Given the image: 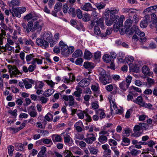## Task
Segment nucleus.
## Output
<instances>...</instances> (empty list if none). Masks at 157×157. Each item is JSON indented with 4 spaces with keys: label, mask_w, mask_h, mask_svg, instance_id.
<instances>
[{
    "label": "nucleus",
    "mask_w": 157,
    "mask_h": 157,
    "mask_svg": "<svg viewBox=\"0 0 157 157\" xmlns=\"http://www.w3.org/2000/svg\"><path fill=\"white\" fill-rule=\"evenodd\" d=\"M59 45L61 52V54L63 55L67 54V52L66 51L68 48L67 45L65 44L63 41H61L59 43Z\"/></svg>",
    "instance_id": "f8f14e48"
},
{
    "label": "nucleus",
    "mask_w": 157,
    "mask_h": 157,
    "mask_svg": "<svg viewBox=\"0 0 157 157\" xmlns=\"http://www.w3.org/2000/svg\"><path fill=\"white\" fill-rule=\"evenodd\" d=\"M8 66L9 72L11 78H12L13 76H14L15 77H17V75L22 74V72L20 71L15 66H12L11 65H9Z\"/></svg>",
    "instance_id": "39448f33"
},
{
    "label": "nucleus",
    "mask_w": 157,
    "mask_h": 157,
    "mask_svg": "<svg viewBox=\"0 0 157 157\" xmlns=\"http://www.w3.org/2000/svg\"><path fill=\"white\" fill-rule=\"evenodd\" d=\"M119 10L118 9L115 7L111 8V9L109 10V11L110 13V18L111 19L113 20V21H116L117 22V20H120L119 17L117 15H115L114 14L118 13Z\"/></svg>",
    "instance_id": "423d86ee"
},
{
    "label": "nucleus",
    "mask_w": 157,
    "mask_h": 157,
    "mask_svg": "<svg viewBox=\"0 0 157 157\" xmlns=\"http://www.w3.org/2000/svg\"><path fill=\"white\" fill-rule=\"evenodd\" d=\"M77 16L78 19H81L82 17V11L80 9H77L76 10Z\"/></svg>",
    "instance_id": "6e6d98bb"
},
{
    "label": "nucleus",
    "mask_w": 157,
    "mask_h": 157,
    "mask_svg": "<svg viewBox=\"0 0 157 157\" xmlns=\"http://www.w3.org/2000/svg\"><path fill=\"white\" fill-rule=\"evenodd\" d=\"M53 115L50 113H48L44 117L45 119L48 121H51V119L53 118Z\"/></svg>",
    "instance_id": "603ef678"
},
{
    "label": "nucleus",
    "mask_w": 157,
    "mask_h": 157,
    "mask_svg": "<svg viewBox=\"0 0 157 157\" xmlns=\"http://www.w3.org/2000/svg\"><path fill=\"white\" fill-rule=\"evenodd\" d=\"M69 77L68 78L66 77L63 78V82L65 83H68L70 82H73L75 80V77L73 74L72 73L69 74Z\"/></svg>",
    "instance_id": "2eb2a0df"
},
{
    "label": "nucleus",
    "mask_w": 157,
    "mask_h": 157,
    "mask_svg": "<svg viewBox=\"0 0 157 157\" xmlns=\"http://www.w3.org/2000/svg\"><path fill=\"white\" fill-rule=\"evenodd\" d=\"M80 8L82 10L86 11H91L93 9L91 4L89 2L85 3L82 5Z\"/></svg>",
    "instance_id": "4468645a"
},
{
    "label": "nucleus",
    "mask_w": 157,
    "mask_h": 157,
    "mask_svg": "<svg viewBox=\"0 0 157 157\" xmlns=\"http://www.w3.org/2000/svg\"><path fill=\"white\" fill-rule=\"evenodd\" d=\"M15 149L18 151H22L24 150V147L23 145L20 143H16L13 144Z\"/></svg>",
    "instance_id": "f3484780"
},
{
    "label": "nucleus",
    "mask_w": 157,
    "mask_h": 157,
    "mask_svg": "<svg viewBox=\"0 0 157 157\" xmlns=\"http://www.w3.org/2000/svg\"><path fill=\"white\" fill-rule=\"evenodd\" d=\"M129 69L131 72L137 73L139 71V68L136 65H132L129 66Z\"/></svg>",
    "instance_id": "c756f323"
},
{
    "label": "nucleus",
    "mask_w": 157,
    "mask_h": 157,
    "mask_svg": "<svg viewBox=\"0 0 157 157\" xmlns=\"http://www.w3.org/2000/svg\"><path fill=\"white\" fill-rule=\"evenodd\" d=\"M101 53L100 52L97 51L94 54V56L96 59H98L101 57Z\"/></svg>",
    "instance_id": "774afa93"
},
{
    "label": "nucleus",
    "mask_w": 157,
    "mask_h": 157,
    "mask_svg": "<svg viewBox=\"0 0 157 157\" xmlns=\"http://www.w3.org/2000/svg\"><path fill=\"white\" fill-rule=\"evenodd\" d=\"M62 4L60 2H58L54 6V10L56 11H59L62 8Z\"/></svg>",
    "instance_id": "ea45409f"
},
{
    "label": "nucleus",
    "mask_w": 157,
    "mask_h": 157,
    "mask_svg": "<svg viewBox=\"0 0 157 157\" xmlns=\"http://www.w3.org/2000/svg\"><path fill=\"white\" fill-rule=\"evenodd\" d=\"M154 81L153 79L148 78L147 79V82L146 83V85L147 87H150L154 84Z\"/></svg>",
    "instance_id": "79ce46f5"
},
{
    "label": "nucleus",
    "mask_w": 157,
    "mask_h": 157,
    "mask_svg": "<svg viewBox=\"0 0 157 157\" xmlns=\"http://www.w3.org/2000/svg\"><path fill=\"white\" fill-rule=\"evenodd\" d=\"M44 83L42 82H39L36 84L35 88L36 89H42L44 86Z\"/></svg>",
    "instance_id": "5fc2aeb1"
},
{
    "label": "nucleus",
    "mask_w": 157,
    "mask_h": 157,
    "mask_svg": "<svg viewBox=\"0 0 157 157\" xmlns=\"http://www.w3.org/2000/svg\"><path fill=\"white\" fill-rule=\"evenodd\" d=\"M43 25V23L41 20H39L33 23V21H30L28 25V30L34 32L36 31L37 32H40L42 29Z\"/></svg>",
    "instance_id": "f257e3e1"
},
{
    "label": "nucleus",
    "mask_w": 157,
    "mask_h": 157,
    "mask_svg": "<svg viewBox=\"0 0 157 157\" xmlns=\"http://www.w3.org/2000/svg\"><path fill=\"white\" fill-rule=\"evenodd\" d=\"M82 93V90H79L78 91H75L74 93V94L75 96L76 97V99L77 101H80L81 100V98H80L81 94Z\"/></svg>",
    "instance_id": "f704fd0d"
},
{
    "label": "nucleus",
    "mask_w": 157,
    "mask_h": 157,
    "mask_svg": "<svg viewBox=\"0 0 157 157\" xmlns=\"http://www.w3.org/2000/svg\"><path fill=\"white\" fill-rule=\"evenodd\" d=\"M67 12L69 14L71 15L73 17H75L76 16L75 10L74 8L70 6L68 7Z\"/></svg>",
    "instance_id": "72a5a7b5"
},
{
    "label": "nucleus",
    "mask_w": 157,
    "mask_h": 157,
    "mask_svg": "<svg viewBox=\"0 0 157 157\" xmlns=\"http://www.w3.org/2000/svg\"><path fill=\"white\" fill-rule=\"evenodd\" d=\"M130 140L128 138L123 136L122 141L121 143V145L123 146H128L130 144Z\"/></svg>",
    "instance_id": "5701e85b"
},
{
    "label": "nucleus",
    "mask_w": 157,
    "mask_h": 157,
    "mask_svg": "<svg viewBox=\"0 0 157 157\" xmlns=\"http://www.w3.org/2000/svg\"><path fill=\"white\" fill-rule=\"evenodd\" d=\"M61 135L64 136V142L66 144L69 143L70 141V139L71 138L69 135L66 132H63Z\"/></svg>",
    "instance_id": "bb28decb"
},
{
    "label": "nucleus",
    "mask_w": 157,
    "mask_h": 157,
    "mask_svg": "<svg viewBox=\"0 0 157 157\" xmlns=\"http://www.w3.org/2000/svg\"><path fill=\"white\" fill-rule=\"evenodd\" d=\"M147 20L142 21L140 24V27L143 28H145L147 26Z\"/></svg>",
    "instance_id": "13d9d810"
},
{
    "label": "nucleus",
    "mask_w": 157,
    "mask_h": 157,
    "mask_svg": "<svg viewBox=\"0 0 157 157\" xmlns=\"http://www.w3.org/2000/svg\"><path fill=\"white\" fill-rule=\"evenodd\" d=\"M90 153L93 155H96L98 152V150L94 147H90L89 148Z\"/></svg>",
    "instance_id": "c03bdc74"
},
{
    "label": "nucleus",
    "mask_w": 157,
    "mask_h": 157,
    "mask_svg": "<svg viewBox=\"0 0 157 157\" xmlns=\"http://www.w3.org/2000/svg\"><path fill=\"white\" fill-rule=\"evenodd\" d=\"M69 100L68 102L69 105V106H73L75 104L74 99L72 96L70 95L69 96Z\"/></svg>",
    "instance_id": "8fccbe9b"
},
{
    "label": "nucleus",
    "mask_w": 157,
    "mask_h": 157,
    "mask_svg": "<svg viewBox=\"0 0 157 157\" xmlns=\"http://www.w3.org/2000/svg\"><path fill=\"white\" fill-rule=\"evenodd\" d=\"M109 143L111 146H116L117 144L116 140L112 139L109 140Z\"/></svg>",
    "instance_id": "bf43d9fd"
},
{
    "label": "nucleus",
    "mask_w": 157,
    "mask_h": 157,
    "mask_svg": "<svg viewBox=\"0 0 157 157\" xmlns=\"http://www.w3.org/2000/svg\"><path fill=\"white\" fill-rule=\"evenodd\" d=\"M139 124L140 125L141 129L142 130H146L148 128L149 125L146 123H139Z\"/></svg>",
    "instance_id": "864d4df0"
},
{
    "label": "nucleus",
    "mask_w": 157,
    "mask_h": 157,
    "mask_svg": "<svg viewBox=\"0 0 157 157\" xmlns=\"http://www.w3.org/2000/svg\"><path fill=\"white\" fill-rule=\"evenodd\" d=\"M42 140L43 143L44 144H48L50 143H51L52 144V142L51 139L48 138H43V139H41V140L37 141L36 142V143L40 144L41 142V141Z\"/></svg>",
    "instance_id": "c9c22d12"
},
{
    "label": "nucleus",
    "mask_w": 157,
    "mask_h": 157,
    "mask_svg": "<svg viewBox=\"0 0 157 157\" xmlns=\"http://www.w3.org/2000/svg\"><path fill=\"white\" fill-rule=\"evenodd\" d=\"M83 62V60L82 58H78L76 60V61H75V63L76 65H81Z\"/></svg>",
    "instance_id": "0e129e2a"
},
{
    "label": "nucleus",
    "mask_w": 157,
    "mask_h": 157,
    "mask_svg": "<svg viewBox=\"0 0 157 157\" xmlns=\"http://www.w3.org/2000/svg\"><path fill=\"white\" fill-rule=\"evenodd\" d=\"M99 71L100 72L98 76L99 81L104 85L109 83L110 80L109 76L106 74L105 71L102 68H100Z\"/></svg>",
    "instance_id": "7ed1b4c3"
},
{
    "label": "nucleus",
    "mask_w": 157,
    "mask_h": 157,
    "mask_svg": "<svg viewBox=\"0 0 157 157\" xmlns=\"http://www.w3.org/2000/svg\"><path fill=\"white\" fill-rule=\"evenodd\" d=\"M125 61L128 64L129 66L132 64L134 61V58L132 56H127L125 57Z\"/></svg>",
    "instance_id": "393cba45"
},
{
    "label": "nucleus",
    "mask_w": 157,
    "mask_h": 157,
    "mask_svg": "<svg viewBox=\"0 0 157 157\" xmlns=\"http://www.w3.org/2000/svg\"><path fill=\"white\" fill-rule=\"evenodd\" d=\"M74 127L76 131L78 132H81L85 129L82 122L81 121L76 122L74 124Z\"/></svg>",
    "instance_id": "9d476101"
},
{
    "label": "nucleus",
    "mask_w": 157,
    "mask_h": 157,
    "mask_svg": "<svg viewBox=\"0 0 157 157\" xmlns=\"http://www.w3.org/2000/svg\"><path fill=\"white\" fill-rule=\"evenodd\" d=\"M126 83L125 81H123L119 84L120 88L124 91H126L129 86Z\"/></svg>",
    "instance_id": "cd10ccee"
},
{
    "label": "nucleus",
    "mask_w": 157,
    "mask_h": 157,
    "mask_svg": "<svg viewBox=\"0 0 157 157\" xmlns=\"http://www.w3.org/2000/svg\"><path fill=\"white\" fill-rule=\"evenodd\" d=\"M93 64L88 62H85L83 66L86 69H91L93 68Z\"/></svg>",
    "instance_id": "09e8293b"
},
{
    "label": "nucleus",
    "mask_w": 157,
    "mask_h": 157,
    "mask_svg": "<svg viewBox=\"0 0 157 157\" xmlns=\"http://www.w3.org/2000/svg\"><path fill=\"white\" fill-rule=\"evenodd\" d=\"M44 38L49 42H50L52 39V34L50 32H47L44 33Z\"/></svg>",
    "instance_id": "4be33fe9"
},
{
    "label": "nucleus",
    "mask_w": 157,
    "mask_h": 157,
    "mask_svg": "<svg viewBox=\"0 0 157 157\" xmlns=\"http://www.w3.org/2000/svg\"><path fill=\"white\" fill-rule=\"evenodd\" d=\"M86 136L83 140L88 144H92L96 139L95 136L93 133H87Z\"/></svg>",
    "instance_id": "6e6552de"
},
{
    "label": "nucleus",
    "mask_w": 157,
    "mask_h": 157,
    "mask_svg": "<svg viewBox=\"0 0 157 157\" xmlns=\"http://www.w3.org/2000/svg\"><path fill=\"white\" fill-rule=\"evenodd\" d=\"M149 70L148 67L146 66H144L142 69V72L144 75L150 76L151 75H152L153 73L152 72H149Z\"/></svg>",
    "instance_id": "aec40b11"
},
{
    "label": "nucleus",
    "mask_w": 157,
    "mask_h": 157,
    "mask_svg": "<svg viewBox=\"0 0 157 157\" xmlns=\"http://www.w3.org/2000/svg\"><path fill=\"white\" fill-rule=\"evenodd\" d=\"M10 3L12 6H18L20 5V2L19 0H12Z\"/></svg>",
    "instance_id": "de8ad7c7"
},
{
    "label": "nucleus",
    "mask_w": 157,
    "mask_h": 157,
    "mask_svg": "<svg viewBox=\"0 0 157 157\" xmlns=\"http://www.w3.org/2000/svg\"><path fill=\"white\" fill-rule=\"evenodd\" d=\"M82 20L86 22L90 20V17L88 13L84 14L82 15Z\"/></svg>",
    "instance_id": "37998d69"
},
{
    "label": "nucleus",
    "mask_w": 157,
    "mask_h": 157,
    "mask_svg": "<svg viewBox=\"0 0 157 157\" xmlns=\"http://www.w3.org/2000/svg\"><path fill=\"white\" fill-rule=\"evenodd\" d=\"M82 55V53L81 50L80 49L76 50L72 55L73 57L77 58L79 57H81Z\"/></svg>",
    "instance_id": "c85d7f7f"
},
{
    "label": "nucleus",
    "mask_w": 157,
    "mask_h": 157,
    "mask_svg": "<svg viewBox=\"0 0 157 157\" xmlns=\"http://www.w3.org/2000/svg\"><path fill=\"white\" fill-rule=\"evenodd\" d=\"M123 18L124 17L123 16H121L120 20H117V22L116 21H113L112 19L110 20L107 19L105 20L106 25L108 26H110L113 23H114L113 28L115 31L118 32L120 28L122 27L123 25Z\"/></svg>",
    "instance_id": "f03ea898"
},
{
    "label": "nucleus",
    "mask_w": 157,
    "mask_h": 157,
    "mask_svg": "<svg viewBox=\"0 0 157 157\" xmlns=\"http://www.w3.org/2000/svg\"><path fill=\"white\" fill-rule=\"evenodd\" d=\"M84 112L80 110H79L77 113L78 116L80 119H83L84 118Z\"/></svg>",
    "instance_id": "3c124183"
},
{
    "label": "nucleus",
    "mask_w": 157,
    "mask_h": 157,
    "mask_svg": "<svg viewBox=\"0 0 157 157\" xmlns=\"http://www.w3.org/2000/svg\"><path fill=\"white\" fill-rule=\"evenodd\" d=\"M90 78H85L82 80L78 83L79 86L82 87H85L88 86L90 83Z\"/></svg>",
    "instance_id": "9b49d317"
},
{
    "label": "nucleus",
    "mask_w": 157,
    "mask_h": 157,
    "mask_svg": "<svg viewBox=\"0 0 157 157\" xmlns=\"http://www.w3.org/2000/svg\"><path fill=\"white\" fill-rule=\"evenodd\" d=\"M25 44L27 45H30L32 46H33L35 44L31 40L29 39V40H26L25 39Z\"/></svg>",
    "instance_id": "680f3d73"
},
{
    "label": "nucleus",
    "mask_w": 157,
    "mask_h": 157,
    "mask_svg": "<svg viewBox=\"0 0 157 157\" xmlns=\"http://www.w3.org/2000/svg\"><path fill=\"white\" fill-rule=\"evenodd\" d=\"M134 133L132 134V136L134 137H138L141 135V133L140 131L133 130Z\"/></svg>",
    "instance_id": "338daca9"
},
{
    "label": "nucleus",
    "mask_w": 157,
    "mask_h": 157,
    "mask_svg": "<svg viewBox=\"0 0 157 157\" xmlns=\"http://www.w3.org/2000/svg\"><path fill=\"white\" fill-rule=\"evenodd\" d=\"M142 106L147 108L151 109L152 107V105L150 103L147 104L144 102Z\"/></svg>",
    "instance_id": "69168bd1"
},
{
    "label": "nucleus",
    "mask_w": 157,
    "mask_h": 157,
    "mask_svg": "<svg viewBox=\"0 0 157 157\" xmlns=\"http://www.w3.org/2000/svg\"><path fill=\"white\" fill-rule=\"evenodd\" d=\"M104 18L101 17L98 19H94L90 24V29H91L94 26H100L101 29H104Z\"/></svg>",
    "instance_id": "20e7f679"
},
{
    "label": "nucleus",
    "mask_w": 157,
    "mask_h": 157,
    "mask_svg": "<svg viewBox=\"0 0 157 157\" xmlns=\"http://www.w3.org/2000/svg\"><path fill=\"white\" fill-rule=\"evenodd\" d=\"M51 137L54 143L61 142L62 140L61 137L58 134H53L52 136Z\"/></svg>",
    "instance_id": "dca6fc26"
},
{
    "label": "nucleus",
    "mask_w": 157,
    "mask_h": 157,
    "mask_svg": "<svg viewBox=\"0 0 157 157\" xmlns=\"http://www.w3.org/2000/svg\"><path fill=\"white\" fill-rule=\"evenodd\" d=\"M94 35L99 36L101 33L100 29L99 27L94 26Z\"/></svg>",
    "instance_id": "a19ab883"
},
{
    "label": "nucleus",
    "mask_w": 157,
    "mask_h": 157,
    "mask_svg": "<svg viewBox=\"0 0 157 157\" xmlns=\"http://www.w3.org/2000/svg\"><path fill=\"white\" fill-rule=\"evenodd\" d=\"M129 150L130 151L129 153L132 155H136L139 154L140 152V151L136 149L133 146L130 147Z\"/></svg>",
    "instance_id": "a211bd4d"
},
{
    "label": "nucleus",
    "mask_w": 157,
    "mask_h": 157,
    "mask_svg": "<svg viewBox=\"0 0 157 157\" xmlns=\"http://www.w3.org/2000/svg\"><path fill=\"white\" fill-rule=\"evenodd\" d=\"M31 19H32V21H35L37 20V19L36 17H33V14L30 13L27 14L24 17V19L26 20L27 21H29Z\"/></svg>",
    "instance_id": "7c9ffc66"
},
{
    "label": "nucleus",
    "mask_w": 157,
    "mask_h": 157,
    "mask_svg": "<svg viewBox=\"0 0 157 157\" xmlns=\"http://www.w3.org/2000/svg\"><path fill=\"white\" fill-rule=\"evenodd\" d=\"M38 130L40 131V133L42 134V135L43 136H48L49 134V132L47 130L40 129H38Z\"/></svg>",
    "instance_id": "4d7b16f0"
},
{
    "label": "nucleus",
    "mask_w": 157,
    "mask_h": 157,
    "mask_svg": "<svg viewBox=\"0 0 157 157\" xmlns=\"http://www.w3.org/2000/svg\"><path fill=\"white\" fill-rule=\"evenodd\" d=\"M133 101L141 106H142L144 102L143 101L142 97L141 96L138 97L135 100Z\"/></svg>",
    "instance_id": "412c9836"
},
{
    "label": "nucleus",
    "mask_w": 157,
    "mask_h": 157,
    "mask_svg": "<svg viewBox=\"0 0 157 157\" xmlns=\"http://www.w3.org/2000/svg\"><path fill=\"white\" fill-rule=\"evenodd\" d=\"M132 21L129 18L127 19L124 23V27L125 28V29L129 30V29L132 25Z\"/></svg>",
    "instance_id": "b1692460"
},
{
    "label": "nucleus",
    "mask_w": 157,
    "mask_h": 157,
    "mask_svg": "<svg viewBox=\"0 0 157 157\" xmlns=\"http://www.w3.org/2000/svg\"><path fill=\"white\" fill-rule=\"evenodd\" d=\"M85 115L86 117V119H85V120L86 121V124L87 125L88 124V123L91 122L92 120L90 116H89L88 114L86 113V114Z\"/></svg>",
    "instance_id": "e2e57ef3"
},
{
    "label": "nucleus",
    "mask_w": 157,
    "mask_h": 157,
    "mask_svg": "<svg viewBox=\"0 0 157 157\" xmlns=\"http://www.w3.org/2000/svg\"><path fill=\"white\" fill-rule=\"evenodd\" d=\"M97 113L100 115V118L101 119L104 118L106 116L104 110L101 109H99L97 111Z\"/></svg>",
    "instance_id": "4c0bfd02"
},
{
    "label": "nucleus",
    "mask_w": 157,
    "mask_h": 157,
    "mask_svg": "<svg viewBox=\"0 0 157 157\" xmlns=\"http://www.w3.org/2000/svg\"><path fill=\"white\" fill-rule=\"evenodd\" d=\"M46 151V148L44 146H42L41 148V150L37 155L38 157H46L45 153Z\"/></svg>",
    "instance_id": "6ab92c4d"
},
{
    "label": "nucleus",
    "mask_w": 157,
    "mask_h": 157,
    "mask_svg": "<svg viewBox=\"0 0 157 157\" xmlns=\"http://www.w3.org/2000/svg\"><path fill=\"white\" fill-rule=\"evenodd\" d=\"M98 140L101 144H103L107 141L108 139L106 136L102 135L99 136Z\"/></svg>",
    "instance_id": "e433bc0d"
},
{
    "label": "nucleus",
    "mask_w": 157,
    "mask_h": 157,
    "mask_svg": "<svg viewBox=\"0 0 157 157\" xmlns=\"http://www.w3.org/2000/svg\"><path fill=\"white\" fill-rule=\"evenodd\" d=\"M103 59L104 60L106 63H108L111 60V57L108 54H106L103 56Z\"/></svg>",
    "instance_id": "a18cd8bd"
},
{
    "label": "nucleus",
    "mask_w": 157,
    "mask_h": 157,
    "mask_svg": "<svg viewBox=\"0 0 157 157\" xmlns=\"http://www.w3.org/2000/svg\"><path fill=\"white\" fill-rule=\"evenodd\" d=\"M138 27L136 25H133V26L130 29H129V35L133 34L134 32L136 34V30H137Z\"/></svg>",
    "instance_id": "49530a36"
},
{
    "label": "nucleus",
    "mask_w": 157,
    "mask_h": 157,
    "mask_svg": "<svg viewBox=\"0 0 157 157\" xmlns=\"http://www.w3.org/2000/svg\"><path fill=\"white\" fill-rule=\"evenodd\" d=\"M12 10L15 16L20 18L21 17V14L26 11V8L24 7L18 8L13 7Z\"/></svg>",
    "instance_id": "0eeeda50"
},
{
    "label": "nucleus",
    "mask_w": 157,
    "mask_h": 157,
    "mask_svg": "<svg viewBox=\"0 0 157 157\" xmlns=\"http://www.w3.org/2000/svg\"><path fill=\"white\" fill-rule=\"evenodd\" d=\"M129 93L132 94H133V92L135 91L136 92L141 93V89L138 88L136 87H135L133 86H132L129 88Z\"/></svg>",
    "instance_id": "2f4dec72"
},
{
    "label": "nucleus",
    "mask_w": 157,
    "mask_h": 157,
    "mask_svg": "<svg viewBox=\"0 0 157 157\" xmlns=\"http://www.w3.org/2000/svg\"><path fill=\"white\" fill-rule=\"evenodd\" d=\"M105 5V3L103 2H101L95 4V6L99 10L104 9Z\"/></svg>",
    "instance_id": "473e14b6"
},
{
    "label": "nucleus",
    "mask_w": 157,
    "mask_h": 157,
    "mask_svg": "<svg viewBox=\"0 0 157 157\" xmlns=\"http://www.w3.org/2000/svg\"><path fill=\"white\" fill-rule=\"evenodd\" d=\"M139 20L138 16L136 13V12L133 14L132 21H135V22L137 24Z\"/></svg>",
    "instance_id": "052dcab7"
},
{
    "label": "nucleus",
    "mask_w": 157,
    "mask_h": 157,
    "mask_svg": "<svg viewBox=\"0 0 157 157\" xmlns=\"http://www.w3.org/2000/svg\"><path fill=\"white\" fill-rule=\"evenodd\" d=\"M28 112L29 115L32 117H35L37 116V113L34 106H30L28 109Z\"/></svg>",
    "instance_id": "ddd939ff"
},
{
    "label": "nucleus",
    "mask_w": 157,
    "mask_h": 157,
    "mask_svg": "<svg viewBox=\"0 0 157 157\" xmlns=\"http://www.w3.org/2000/svg\"><path fill=\"white\" fill-rule=\"evenodd\" d=\"M93 56L92 54L90 51L87 50L85 51L84 58L87 60H90Z\"/></svg>",
    "instance_id": "a878e982"
},
{
    "label": "nucleus",
    "mask_w": 157,
    "mask_h": 157,
    "mask_svg": "<svg viewBox=\"0 0 157 157\" xmlns=\"http://www.w3.org/2000/svg\"><path fill=\"white\" fill-rule=\"evenodd\" d=\"M36 44L39 46L45 48L48 46V43L45 40L38 38L36 40Z\"/></svg>",
    "instance_id": "1a4fd4ad"
},
{
    "label": "nucleus",
    "mask_w": 157,
    "mask_h": 157,
    "mask_svg": "<svg viewBox=\"0 0 157 157\" xmlns=\"http://www.w3.org/2000/svg\"><path fill=\"white\" fill-rule=\"evenodd\" d=\"M54 90L52 89H48L46 91H45L43 95L46 97H49L52 95L54 92Z\"/></svg>",
    "instance_id": "58836bf2"
}]
</instances>
